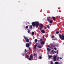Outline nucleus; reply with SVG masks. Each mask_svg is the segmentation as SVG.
Returning <instances> with one entry per match:
<instances>
[{
	"label": "nucleus",
	"mask_w": 64,
	"mask_h": 64,
	"mask_svg": "<svg viewBox=\"0 0 64 64\" xmlns=\"http://www.w3.org/2000/svg\"><path fill=\"white\" fill-rule=\"evenodd\" d=\"M36 55V54H34V56H35Z\"/></svg>",
	"instance_id": "35"
},
{
	"label": "nucleus",
	"mask_w": 64,
	"mask_h": 64,
	"mask_svg": "<svg viewBox=\"0 0 64 64\" xmlns=\"http://www.w3.org/2000/svg\"><path fill=\"white\" fill-rule=\"evenodd\" d=\"M43 38H44V36H43Z\"/></svg>",
	"instance_id": "45"
},
{
	"label": "nucleus",
	"mask_w": 64,
	"mask_h": 64,
	"mask_svg": "<svg viewBox=\"0 0 64 64\" xmlns=\"http://www.w3.org/2000/svg\"><path fill=\"white\" fill-rule=\"evenodd\" d=\"M60 58V59H62V58Z\"/></svg>",
	"instance_id": "42"
},
{
	"label": "nucleus",
	"mask_w": 64,
	"mask_h": 64,
	"mask_svg": "<svg viewBox=\"0 0 64 64\" xmlns=\"http://www.w3.org/2000/svg\"><path fill=\"white\" fill-rule=\"evenodd\" d=\"M25 58H28V57H29V56H28V55H26L25 56Z\"/></svg>",
	"instance_id": "16"
},
{
	"label": "nucleus",
	"mask_w": 64,
	"mask_h": 64,
	"mask_svg": "<svg viewBox=\"0 0 64 64\" xmlns=\"http://www.w3.org/2000/svg\"><path fill=\"white\" fill-rule=\"evenodd\" d=\"M52 20V18L51 17H48L47 18V20L48 21H50V20Z\"/></svg>",
	"instance_id": "4"
},
{
	"label": "nucleus",
	"mask_w": 64,
	"mask_h": 64,
	"mask_svg": "<svg viewBox=\"0 0 64 64\" xmlns=\"http://www.w3.org/2000/svg\"><path fill=\"white\" fill-rule=\"evenodd\" d=\"M26 42H29V40L28 38H27L26 40Z\"/></svg>",
	"instance_id": "8"
},
{
	"label": "nucleus",
	"mask_w": 64,
	"mask_h": 64,
	"mask_svg": "<svg viewBox=\"0 0 64 64\" xmlns=\"http://www.w3.org/2000/svg\"><path fill=\"white\" fill-rule=\"evenodd\" d=\"M26 28H28V26H26Z\"/></svg>",
	"instance_id": "32"
},
{
	"label": "nucleus",
	"mask_w": 64,
	"mask_h": 64,
	"mask_svg": "<svg viewBox=\"0 0 64 64\" xmlns=\"http://www.w3.org/2000/svg\"><path fill=\"white\" fill-rule=\"evenodd\" d=\"M28 33H30V30L28 29Z\"/></svg>",
	"instance_id": "21"
},
{
	"label": "nucleus",
	"mask_w": 64,
	"mask_h": 64,
	"mask_svg": "<svg viewBox=\"0 0 64 64\" xmlns=\"http://www.w3.org/2000/svg\"><path fill=\"white\" fill-rule=\"evenodd\" d=\"M32 24L33 27L36 26V28H38L39 25V22H33L32 23Z\"/></svg>",
	"instance_id": "1"
},
{
	"label": "nucleus",
	"mask_w": 64,
	"mask_h": 64,
	"mask_svg": "<svg viewBox=\"0 0 64 64\" xmlns=\"http://www.w3.org/2000/svg\"><path fill=\"white\" fill-rule=\"evenodd\" d=\"M57 38H54V40H56V41H57Z\"/></svg>",
	"instance_id": "33"
},
{
	"label": "nucleus",
	"mask_w": 64,
	"mask_h": 64,
	"mask_svg": "<svg viewBox=\"0 0 64 64\" xmlns=\"http://www.w3.org/2000/svg\"><path fill=\"white\" fill-rule=\"evenodd\" d=\"M22 56H24V55H25V53H24L22 54Z\"/></svg>",
	"instance_id": "30"
},
{
	"label": "nucleus",
	"mask_w": 64,
	"mask_h": 64,
	"mask_svg": "<svg viewBox=\"0 0 64 64\" xmlns=\"http://www.w3.org/2000/svg\"><path fill=\"white\" fill-rule=\"evenodd\" d=\"M29 50H31V48H29Z\"/></svg>",
	"instance_id": "37"
},
{
	"label": "nucleus",
	"mask_w": 64,
	"mask_h": 64,
	"mask_svg": "<svg viewBox=\"0 0 64 64\" xmlns=\"http://www.w3.org/2000/svg\"><path fill=\"white\" fill-rule=\"evenodd\" d=\"M44 29H47V27H46L44 28Z\"/></svg>",
	"instance_id": "40"
},
{
	"label": "nucleus",
	"mask_w": 64,
	"mask_h": 64,
	"mask_svg": "<svg viewBox=\"0 0 64 64\" xmlns=\"http://www.w3.org/2000/svg\"><path fill=\"white\" fill-rule=\"evenodd\" d=\"M39 25L40 27H43V24H39Z\"/></svg>",
	"instance_id": "7"
},
{
	"label": "nucleus",
	"mask_w": 64,
	"mask_h": 64,
	"mask_svg": "<svg viewBox=\"0 0 64 64\" xmlns=\"http://www.w3.org/2000/svg\"><path fill=\"white\" fill-rule=\"evenodd\" d=\"M29 54H30V53H29Z\"/></svg>",
	"instance_id": "50"
},
{
	"label": "nucleus",
	"mask_w": 64,
	"mask_h": 64,
	"mask_svg": "<svg viewBox=\"0 0 64 64\" xmlns=\"http://www.w3.org/2000/svg\"><path fill=\"white\" fill-rule=\"evenodd\" d=\"M49 48H50L51 49V47L50 46L49 47Z\"/></svg>",
	"instance_id": "48"
},
{
	"label": "nucleus",
	"mask_w": 64,
	"mask_h": 64,
	"mask_svg": "<svg viewBox=\"0 0 64 64\" xmlns=\"http://www.w3.org/2000/svg\"><path fill=\"white\" fill-rule=\"evenodd\" d=\"M37 41H38V40H37V39H35V40L34 42L35 43H36L37 42Z\"/></svg>",
	"instance_id": "15"
},
{
	"label": "nucleus",
	"mask_w": 64,
	"mask_h": 64,
	"mask_svg": "<svg viewBox=\"0 0 64 64\" xmlns=\"http://www.w3.org/2000/svg\"><path fill=\"white\" fill-rule=\"evenodd\" d=\"M46 26L48 27V29L50 28V26H49V25H46Z\"/></svg>",
	"instance_id": "17"
},
{
	"label": "nucleus",
	"mask_w": 64,
	"mask_h": 64,
	"mask_svg": "<svg viewBox=\"0 0 64 64\" xmlns=\"http://www.w3.org/2000/svg\"><path fill=\"white\" fill-rule=\"evenodd\" d=\"M38 41L39 42V41H40V40H38Z\"/></svg>",
	"instance_id": "49"
},
{
	"label": "nucleus",
	"mask_w": 64,
	"mask_h": 64,
	"mask_svg": "<svg viewBox=\"0 0 64 64\" xmlns=\"http://www.w3.org/2000/svg\"><path fill=\"white\" fill-rule=\"evenodd\" d=\"M29 43L30 45H31V44H32V43L31 42H29Z\"/></svg>",
	"instance_id": "29"
},
{
	"label": "nucleus",
	"mask_w": 64,
	"mask_h": 64,
	"mask_svg": "<svg viewBox=\"0 0 64 64\" xmlns=\"http://www.w3.org/2000/svg\"><path fill=\"white\" fill-rule=\"evenodd\" d=\"M38 47L39 48H42L41 46H38Z\"/></svg>",
	"instance_id": "22"
},
{
	"label": "nucleus",
	"mask_w": 64,
	"mask_h": 64,
	"mask_svg": "<svg viewBox=\"0 0 64 64\" xmlns=\"http://www.w3.org/2000/svg\"><path fill=\"white\" fill-rule=\"evenodd\" d=\"M51 64H53V61H52L51 62Z\"/></svg>",
	"instance_id": "25"
},
{
	"label": "nucleus",
	"mask_w": 64,
	"mask_h": 64,
	"mask_svg": "<svg viewBox=\"0 0 64 64\" xmlns=\"http://www.w3.org/2000/svg\"><path fill=\"white\" fill-rule=\"evenodd\" d=\"M32 35H34V32H32Z\"/></svg>",
	"instance_id": "26"
},
{
	"label": "nucleus",
	"mask_w": 64,
	"mask_h": 64,
	"mask_svg": "<svg viewBox=\"0 0 64 64\" xmlns=\"http://www.w3.org/2000/svg\"><path fill=\"white\" fill-rule=\"evenodd\" d=\"M56 17H57V18H58V16H56Z\"/></svg>",
	"instance_id": "46"
},
{
	"label": "nucleus",
	"mask_w": 64,
	"mask_h": 64,
	"mask_svg": "<svg viewBox=\"0 0 64 64\" xmlns=\"http://www.w3.org/2000/svg\"><path fill=\"white\" fill-rule=\"evenodd\" d=\"M56 34H58V33H59V32L58 31H57L56 32Z\"/></svg>",
	"instance_id": "24"
},
{
	"label": "nucleus",
	"mask_w": 64,
	"mask_h": 64,
	"mask_svg": "<svg viewBox=\"0 0 64 64\" xmlns=\"http://www.w3.org/2000/svg\"><path fill=\"white\" fill-rule=\"evenodd\" d=\"M37 47V45L36 44L34 46V49L35 50H36V47Z\"/></svg>",
	"instance_id": "12"
},
{
	"label": "nucleus",
	"mask_w": 64,
	"mask_h": 64,
	"mask_svg": "<svg viewBox=\"0 0 64 64\" xmlns=\"http://www.w3.org/2000/svg\"><path fill=\"white\" fill-rule=\"evenodd\" d=\"M25 36H24V38H25Z\"/></svg>",
	"instance_id": "51"
},
{
	"label": "nucleus",
	"mask_w": 64,
	"mask_h": 64,
	"mask_svg": "<svg viewBox=\"0 0 64 64\" xmlns=\"http://www.w3.org/2000/svg\"><path fill=\"white\" fill-rule=\"evenodd\" d=\"M36 58H37V56H36Z\"/></svg>",
	"instance_id": "47"
},
{
	"label": "nucleus",
	"mask_w": 64,
	"mask_h": 64,
	"mask_svg": "<svg viewBox=\"0 0 64 64\" xmlns=\"http://www.w3.org/2000/svg\"><path fill=\"white\" fill-rule=\"evenodd\" d=\"M24 51H26V52H27V50H26V49H25Z\"/></svg>",
	"instance_id": "36"
},
{
	"label": "nucleus",
	"mask_w": 64,
	"mask_h": 64,
	"mask_svg": "<svg viewBox=\"0 0 64 64\" xmlns=\"http://www.w3.org/2000/svg\"><path fill=\"white\" fill-rule=\"evenodd\" d=\"M24 37H25V36H24V38L25 39H27V38L26 37L24 38Z\"/></svg>",
	"instance_id": "34"
},
{
	"label": "nucleus",
	"mask_w": 64,
	"mask_h": 64,
	"mask_svg": "<svg viewBox=\"0 0 64 64\" xmlns=\"http://www.w3.org/2000/svg\"><path fill=\"white\" fill-rule=\"evenodd\" d=\"M39 59H42V57L41 56H40Z\"/></svg>",
	"instance_id": "28"
},
{
	"label": "nucleus",
	"mask_w": 64,
	"mask_h": 64,
	"mask_svg": "<svg viewBox=\"0 0 64 64\" xmlns=\"http://www.w3.org/2000/svg\"><path fill=\"white\" fill-rule=\"evenodd\" d=\"M52 38H54V36H52Z\"/></svg>",
	"instance_id": "31"
},
{
	"label": "nucleus",
	"mask_w": 64,
	"mask_h": 64,
	"mask_svg": "<svg viewBox=\"0 0 64 64\" xmlns=\"http://www.w3.org/2000/svg\"><path fill=\"white\" fill-rule=\"evenodd\" d=\"M53 59L54 61H56V59L57 58V56H54L53 57Z\"/></svg>",
	"instance_id": "5"
},
{
	"label": "nucleus",
	"mask_w": 64,
	"mask_h": 64,
	"mask_svg": "<svg viewBox=\"0 0 64 64\" xmlns=\"http://www.w3.org/2000/svg\"><path fill=\"white\" fill-rule=\"evenodd\" d=\"M54 64H58V62H55Z\"/></svg>",
	"instance_id": "23"
},
{
	"label": "nucleus",
	"mask_w": 64,
	"mask_h": 64,
	"mask_svg": "<svg viewBox=\"0 0 64 64\" xmlns=\"http://www.w3.org/2000/svg\"><path fill=\"white\" fill-rule=\"evenodd\" d=\"M54 50H56L57 49V48H54Z\"/></svg>",
	"instance_id": "39"
},
{
	"label": "nucleus",
	"mask_w": 64,
	"mask_h": 64,
	"mask_svg": "<svg viewBox=\"0 0 64 64\" xmlns=\"http://www.w3.org/2000/svg\"><path fill=\"white\" fill-rule=\"evenodd\" d=\"M41 32H42V33H45V31L44 30H41Z\"/></svg>",
	"instance_id": "10"
},
{
	"label": "nucleus",
	"mask_w": 64,
	"mask_h": 64,
	"mask_svg": "<svg viewBox=\"0 0 64 64\" xmlns=\"http://www.w3.org/2000/svg\"><path fill=\"white\" fill-rule=\"evenodd\" d=\"M40 41H42V39H40Z\"/></svg>",
	"instance_id": "38"
},
{
	"label": "nucleus",
	"mask_w": 64,
	"mask_h": 64,
	"mask_svg": "<svg viewBox=\"0 0 64 64\" xmlns=\"http://www.w3.org/2000/svg\"><path fill=\"white\" fill-rule=\"evenodd\" d=\"M30 58H28V60L30 61L33 60V56L32 55H30Z\"/></svg>",
	"instance_id": "3"
},
{
	"label": "nucleus",
	"mask_w": 64,
	"mask_h": 64,
	"mask_svg": "<svg viewBox=\"0 0 64 64\" xmlns=\"http://www.w3.org/2000/svg\"><path fill=\"white\" fill-rule=\"evenodd\" d=\"M40 44H44L45 43L44 42L42 41V42H40Z\"/></svg>",
	"instance_id": "11"
},
{
	"label": "nucleus",
	"mask_w": 64,
	"mask_h": 64,
	"mask_svg": "<svg viewBox=\"0 0 64 64\" xmlns=\"http://www.w3.org/2000/svg\"><path fill=\"white\" fill-rule=\"evenodd\" d=\"M52 52H53V50H52Z\"/></svg>",
	"instance_id": "43"
},
{
	"label": "nucleus",
	"mask_w": 64,
	"mask_h": 64,
	"mask_svg": "<svg viewBox=\"0 0 64 64\" xmlns=\"http://www.w3.org/2000/svg\"><path fill=\"white\" fill-rule=\"evenodd\" d=\"M30 29H32V25L30 26Z\"/></svg>",
	"instance_id": "18"
},
{
	"label": "nucleus",
	"mask_w": 64,
	"mask_h": 64,
	"mask_svg": "<svg viewBox=\"0 0 64 64\" xmlns=\"http://www.w3.org/2000/svg\"><path fill=\"white\" fill-rule=\"evenodd\" d=\"M49 21L50 23H53V20H51Z\"/></svg>",
	"instance_id": "14"
},
{
	"label": "nucleus",
	"mask_w": 64,
	"mask_h": 64,
	"mask_svg": "<svg viewBox=\"0 0 64 64\" xmlns=\"http://www.w3.org/2000/svg\"><path fill=\"white\" fill-rule=\"evenodd\" d=\"M48 58H50V59H51V58L52 57V56L50 55H50H48Z\"/></svg>",
	"instance_id": "9"
},
{
	"label": "nucleus",
	"mask_w": 64,
	"mask_h": 64,
	"mask_svg": "<svg viewBox=\"0 0 64 64\" xmlns=\"http://www.w3.org/2000/svg\"><path fill=\"white\" fill-rule=\"evenodd\" d=\"M57 60H58V61H59V58L58 57L57 58Z\"/></svg>",
	"instance_id": "27"
},
{
	"label": "nucleus",
	"mask_w": 64,
	"mask_h": 64,
	"mask_svg": "<svg viewBox=\"0 0 64 64\" xmlns=\"http://www.w3.org/2000/svg\"><path fill=\"white\" fill-rule=\"evenodd\" d=\"M59 37H60V39L61 40H64V36L60 34H59Z\"/></svg>",
	"instance_id": "2"
},
{
	"label": "nucleus",
	"mask_w": 64,
	"mask_h": 64,
	"mask_svg": "<svg viewBox=\"0 0 64 64\" xmlns=\"http://www.w3.org/2000/svg\"><path fill=\"white\" fill-rule=\"evenodd\" d=\"M30 46V44H26V46L27 48H29V47Z\"/></svg>",
	"instance_id": "6"
},
{
	"label": "nucleus",
	"mask_w": 64,
	"mask_h": 64,
	"mask_svg": "<svg viewBox=\"0 0 64 64\" xmlns=\"http://www.w3.org/2000/svg\"><path fill=\"white\" fill-rule=\"evenodd\" d=\"M52 18L53 20H56V19L55 18V17L54 16L52 17Z\"/></svg>",
	"instance_id": "13"
},
{
	"label": "nucleus",
	"mask_w": 64,
	"mask_h": 64,
	"mask_svg": "<svg viewBox=\"0 0 64 64\" xmlns=\"http://www.w3.org/2000/svg\"><path fill=\"white\" fill-rule=\"evenodd\" d=\"M54 53H56V52H55L54 51Z\"/></svg>",
	"instance_id": "41"
},
{
	"label": "nucleus",
	"mask_w": 64,
	"mask_h": 64,
	"mask_svg": "<svg viewBox=\"0 0 64 64\" xmlns=\"http://www.w3.org/2000/svg\"><path fill=\"white\" fill-rule=\"evenodd\" d=\"M56 53L57 54H58V52H57Z\"/></svg>",
	"instance_id": "44"
},
{
	"label": "nucleus",
	"mask_w": 64,
	"mask_h": 64,
	"mask_svg": "<svg viewBox=\"0 0 64 64\" xmlns=\"http://www.w3.org/2000/svg\"><path fill=\"white\" fill-rule=\"evenodd\" d=\"M47 50L48 51H50V49L48 48H47Z\"/></svg>",
	"instance_id": "19"
},
{
	"label": "nucleus",
	"mask_w": 64,
	"mask_h": 64,
	"mask_svg": "<svg viewBox=\"0 0 64 64\" xmlns=\"http://www.w3.org/2000/svg\"><path fill=\"white\" fill-rule=\"evenodd\" d=\"M43 28V27H40V30H41V29H42V28Z\"/></svg>",
	"instance_id": "20"
}]
</instances>
